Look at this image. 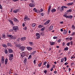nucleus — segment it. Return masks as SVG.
<instances>
[{
  "instance_id": "nucleus-1",
  "label": "nucleus",
  "mask_w": 75,
  "mask_h": 75,
  "mask_svg": "<svg viewBox=\"0 0 75 75\" xmlns=\"http://www.w3.org/2000/svg\"><path fill=\"white\" fill-rule=\"evenodd\" d=\"M13 30L15 31V32H17L18 30V27L17 26H15L12 27Z\"/></svg>"
},
{
  "instance_id": "nucleus-2",
  "label": "nucleus",
  "mask_w": 75,
  "mask_h": 75,
  "mask_svg": "<svg viewBox=\"0 0 75 75\" xmlns=\"http://www.w3.org/2000/svg\"><path fill=\"white\" fill-rule=\"evenodd\" d=\"M7 37L11 38V40H15V39H16V38L15 37H14L13 35H8Z\"/></svg>"
},
{
  "instance_id": "nucleus-3",
  "label": "nucleus",
  "mask_w": 75,
  "mask_h": 75,
  "mask_svg": "<svg viewBox=\"0 0 75 75\" xmlns=\"http://www.w3.org/2000/svg\"><path fill=\"white\" fill-rule=\"evenodd\" d=\"M4 59H5L4 57L2 56L1 57V63L2 64H3L4 63Z\"/></svg>"
},
{
  "instance_id": "nucleus-4",
  "label": "nucleus",
  "mask_w": 75,
  "mask_h": 75,
  "mask_svg": "<svg viewBox=\"0 0 75 75\" xmlns=\"http://www.w3.org/2000/svg\"><path fill=\"white\" fill-rule=\"evenodd\" d=\"M13 54H10L9 57V59L10 61H11L13 59Z\"/></svg>"
},
{
  "instance_id": "nucleus-5",
  "label": "nucleus",
  "mask_w": 75,
  "mask_h": 75,
  "mask_svg": "<svg viewBox=\"0 0 75 75\" xmlns=\"http://www.w3.org/2000/svg\"><path fill=\"white\" fill-rule=\"evenodd\" d=\"M19 11H20L19 9H16L13 11V12L14 13H17V12H18Z\"/></svg>"
},
{
  "instance_id": "nucleus-6",
  "label": "nucleus",
  "mask_w": 75,
  "mask_h": 75,
  "mask_svg": "<svg viewBox=\"0 0 75 75\" xmlns=\"http://www.w3.org/2000/svg\"><path fill=\"white\" fill-rule=\"evenodd\" d=\"M25 48V47L24 46H22L21 47H20L19 48V49L20 50H21L22 51H24V49Z\"/></svg>"
},
{
  "instance_id": "nucleus-7",
  "label": "nucleus",
  "mask_w": 75,
  "mask_h": 75,
  "mask_svg": "<svg viewBox=\"0 0 75 75\" xmlns=\"http://www.w3.org/2000/svg\"><path fill=\"white\" fill-rule=\"evenodd\" d=\"M50 20H48L44 23V24L45 25H47V24H48L50 23Z\"/></svg>"
},
{
  "instance_id": "nucleus-8",
  "label": "nucleus",
  "mask_w": 75,
  "mask_h": 75,
  "mask_svg": "<svg viewBox=\"0 0 75 75\" xmlns=\"http://www.w3.org/2000/svg\"><path fill=\"white\" fill-rule=\"evenodd\" d=\"M28 17L27 15L25 16L24 17V21H26L27 20V19H28Z\"/></svg>"
},
{
  "instance_id": "nucleus-9",
  "label": "nucleus",
  "mask_w": 75,
  "mask_h": 75,
  "mask_svg": "<svg viewBox=\"0 0 75 75\" xmlns=\"http://www.w3.org/2000/svg\"><path fill=\"white\" fill-rule=\"evenodd\" d=\"M27 50H28V51H31L33 50V48L31 47H26Z\"/></svg>"
},
{
  "instance_id": "nucleus-10",
  "label": "nucleus",
  "mask_w": 75,
  "mask_h": 75,
  "mask_svg": "<svg viewBox=\"0 0 75 75\" xmlns=\"http://www.w3.org/2000/svg\"><path fill=\"white\" fill-rule=\"evenodd\" d=\"M29 6L30 7H34L35 6L34 4L33 3H30L29 4Z\"/></svg>"
},
{
  "instance_id": "nucleus-11",
  "label": "nucleus",
  "mask_w": 75,
  "mask_h": 75,
  "mask_svg": "<svg viewBox=\"0 0 75 75\" xmlns=\"http://www.w3.org/2000/svg\"><path fill=\"white\" fill-rule=\"evenodd\" d=\"M8 52L9 53H12V52H13V50L11 49L10 48L8 49Z\"/></svg>"
},
{
  "instance_id": "nucleus-12",
  "label": "nucleus",
  "mask_w": 75,
  "mask_h": 75,
  "mask_svg": "<svg viewBox=\"0 0 75 75\" xmlns=\"http://www.w3.org/2000/svg\"><path fill=\"white\" fill-rule=\"evenodd\" d=\"M13 20L14 21V22L16 23H18L19 21L18 20V19H17L15 18H13Z\"/></svg>"
},
{
  "instance_id": "nucleus-13",
  "label": "nucleus",
  "mask_w": 75,
  "mask_h": 75,
  "mask_svg": "<svg viewBox=\"0 0 75 75\" xmlns=\"http://www.w3.org/2000/svg\"><path fill=\"white\" fill-rule=\"evenodd\" d=\"M25 53L24 52H23L22 53L21 55V57L22 58H24V57H25Z\"/></svg>"
},
{
  "instance_id": "nucleus-14",
  "label": "nucleus",
  "mask_w": 75,
  "mask_h": 75,
  "mask_svg": "<svg viewBox=\"0 0 75 75\" xmlns=\"http://www.w3.org/2000/svg\"><path fill=\"white\" fill-rule=\"evenodd\" d=\"M2 46L3 47H4V48H6L7 47V45L5 44H2Z\"/></svg>"
},
{
  "instance_id": "nucleus-15",
  "label": "nucleus",
  "mask_w": 75,
  "mask_h": 75,
  "mask_svg": "<svg viewBox=\"0 0 75 75\" xmlns=\"http://www.w3.org/2000/svg\"><path fill=\"white\" fill-rule=\"evenodd\" d=\"M72 11V10L71 9H70L68 10H67V13H71Z\"/></svg>"
},
{
  "instance_id": "nucleus-16",
  "label": "nucleus",
  "mask_w": 75,
  "mask_h": 75,
  "mask_svg": "<svg viewBox=\"0 0 75 75\" xmlns=\"http://www.w3.org/2000/svg\"><path fill=\"white\" fill-rule=\"evenodd\" d=\"M73 4V3L72 2H69L67 4V5L68 6H72Z\"/></svg>"
},
{
  "instance_id": "nucleus-17",
  "label": "nucleus",
  "mask_w": 75,
  "mask_h": 75,
  "mask_svg": "<svg viewBox=\"0 0 75 75\" xmlns=\"http://www.w3.org/2000/svg\"><path fill=\"white\" fill-rule=\"evenodd\" d=\"M60 11H64V8L63 6H62L60 8Z\"/></svg>"
},
{
  "instance_id": "nucleus-18",
  "label": "nucleus",
  "mask_w": 75,
  "mask_h": 75,
  "mask_svg": "<svg viewBox=\"0 0 75 75\" xmlns=\"http://www.w3.org/2000/svg\"><path fill=\"white\" fill-rule=\"evenodd\" d=\"M15 47H17V48H19V47H21V45L20 44H16Z\"/></svg>"
},
{
  "instance_id": "nucleus-19",
  "label": "nucleus",
  "mask_w": 75,
  "mask_h": 75,
  "mask_svg": "<svg viewBox=\"0 0 75 75\" xmlns=\"http://www.w3.org/2000/svg\"><path fill=\"white\" fill-rule=\"evenodd\" d=\"M52 28H53V26H51L49 28V31H51L52 30Z\"/></svg>"
},
{
  "instance_id": "nucleus-20",
  "label": "nucleus",
  "mask_w": 75,
  "mask_h": 75,
  "mask_svg": "<svg viewBox=\"0 0 75 75\" xmlns=\"http://www.w3.org/2000/svg\"><path fill=\"white\" fill-rule=\"evenodd\" d=\"M29 44L30 45V46H33V45H34V43H33V42H29Z\"/></svg>"
},
{
  "instance_id": "nucleus-21",
  "label": "nucleus",
  "mask_w": 75,
  "mask_h": 75,
  "mask_svg": "<svg viewBox=\"0 0 75 75\" xmlns=\"http://www.w3.org/2000/svg\"><path fill=\"white\" fill-rule=\"evenodd\" d=\"M50 44L51 45H54L55 44V42H50Z\"/></svg>"
},
{
  "instance_id": "nucleus-22",
  "label": "nucleus",
  "mask_w": 75,
  "mask_h": 75,
  "mask_svg": "<svg viewBox=\"0 0 75 75\" xmlns=\"http://www.w3.org/2000/svg\"><path fill=\"white\" fill-rule=\"evenodd\" d=\"M7 47H11L12 46V45H11V44L10 43H7Z\"/></svg>"
},
{
  "instance_id": "nucleus-23",
  "label": "nucleus",
  "mask_w": 75,
  "mask_h": 75,
  "mask_svg": "<svg viewBox=\"0 0 75 75\" xmlns=\"http://www.w3.org/2000/svg\"><path fill=\"white\" fill-rule=\"evenodd\" d=\"M56 11V9H55L54 8L53 9L51 10V11L52 13H54V12H55Z\"/></svg>"
},
{
  "instance_id": "nucleus-24",
  "label": "nucleus",
  "mask_w": 75,
  "mask_h": 75,
  "mask_svg": "<svg viewBox=\"0 0 75 75\" xmlns=\"http://www.w3.org/2000/svg\"><path fill=\"white\" fill-rule=\"evenodd\" d=\"M8 61V59H7L6 58L5 59V65H6L7 64V62Z\"/></svg>"
},
{
  "instance_id": "nucleus-25",
  "label": "nucleus",
  "mask_w": 75,
  "mask_h": 75,
  "mask_svg": "<svg viewBox=\"0 0 75 75\" xmlns=\"http://www.w3.org/2000/svg\"><path fill=\"white\" fill-rule=\"evenodd\" d=\"M21 40L22 41H24L25 40V37H24L21 38Z\"/></svg>"
},
{
  "instance_id": "nucleus-26",
  "label": "nucleus",
  "mask_w": 75,
  "mask_h": 75,
  "mask_svg": "<svg viewBox=\"0 0 75 75\" xmlns=\"http://www.w3.org/2000/svg\"><path fill=\"white\" fill-rule=\"evenodd\" d=\"M73 17V16L71 15L68 16V18H70V19H72V18Z\"/></svg>"
},
{
  "instance_id": "nucleus-27",
  "label": "nucleus",
  "mask_w": 75,
  "mask_h": 75,
  "mask_svg": "<svg viewBox=\"0 0 75 75\" xmlns=\"http://www.w3.org/2000/svg\"><path fill=\"white\" fill-rule=\"evenodd\" d=\"M35 52H36V51H33L32 53L30 54L31 55H34L35 54Z\"/></svg>"
},
{
  "instance_id": "nucleus-28",
  "label": "nucleus",
  "mask_w": 75,
  "mask_h": 75,
  "mask_svg": "<svg viewBox=\"0 0 75 75\" xmlns=\"http://www.w3.org/2000/svg\"><path fill=\"white\" fill-rule=\"evenodd\" d=\"M47 62L45 61L44 62V64H43V65H45V66L43 67V68H45V67L46 66V64H47Z\"/></svg>"
},
{
  "instance_id": "nucleus-29",
  "label": "nucleus",
  "mask_w": 75,
  "mask_h": 75,
  "mask_svg": "<svg viewBox=\"0 0 75 75\" xmlns=\"http://www.w3.org/2000/svg\"><path fill=\"white\" fill-rule=\"evenodd\" d=\"M67 33V31L66 30H64L63 31V34H66Z\"/></svg>"
},
{
  "instance_id": "nucleus-30",
  "label": "nucleus",
  "mask_w": 75,
  "mask_h": 75,
  "mask_svg": "<svg viewBox=\"0 0 75 75\" xmlns=\"http://www.w3.org/2000/svg\"><path fill=\"white\" fill-rule=\"evenodd\" d=\"M51 11V6H50L48 9V12H50Z\"/></svg>"
},
{
  "instance_id": "nucleus-31",
  "label": "nucleus",
  "mask_w": 75,
  "mask_h": 75,
  "mask_svg": "<svg viewBox=\"0 0 75 75\" xmlns=\"http://www.w3.org/2000/svg\"><path fill=\"white\" fill-rule=\"evenodd\" d=\"M8 21L9 22H10V24H12V23H13V21L11 20L10 19H9L8 20Z\"/></svg>"
},
{
  "instance_id": "nucleus-32",
  "label": "nucleus",
  "mask_w": 75,
  "mask_h": 75,
  "mask_svg": "<svg viewBox=\"0 0 75 75\" xmlns=\"http://www.w3.org/2000/svg\"><path fill=\"white\" fill-rule=\"evenodd\" d=\"M2 35V37H3V38H6V35H5V34H3Z\"/></svg>"
},
{
  "instance_id": "nucleus-33",
  "label": "nucleus",
  "mask_w": 75,
  "mask_h": 75,
  "mask_svg": "<svg viewBox=\"0 0 75 75\" xmlns=\"http://www.w3.org/2000/svg\"><path fill=\"white\" fill-rule=\"evenodd\" d=\"M64 51H68V47H66L64 48Z\"/></svg>"
},
{
  "instance_id": "nucleus-34",
  "label": "nucleus",
  "mask_w": 75,
  "mask_h": 75,
  "mask_svg": "<svg viewBox=\"0 0 75 75\" xmlns=\"http://www.w3.org/2000/svg\"><path fill=\"white\" fill-rule=\"evenodd\" d=\"M63 17H66V18H68V16H67L66 14L64 15Z\"/></svg>"
},
{
  "instance_id": "nucleus-35",
  "label": "nucleus",
  "mask_w": 75,
  "mask_h": 75,
  "mask_svg": "<svg viewBox=\"0 0 75 75\" xmlns=\"http://www.w3.org/2000/svg\"><path fill=\"white\" fill-rule=\"evenodd\" d=\"M41 65H42V63H40L38 64V67H41Z\"/></svg>"
},
{
  "instance_id": "nucleus-36",
  "label": "nucleus",
  "mask_w": 75,
  "mask_h": 75,
  "mask_svg": "<svg viewBox=\"0 0 75 75\" xmlns=\"http://www.w3.org/2000/svg\"><path fill=\"white\" fill-rule=\"evenodd\" d=\"M5 53L6 54H8V51L6 49L5 50Z\"/></svg>"
},
{
  "instance_id": "nucleus-37",
  "label": "nucleus",
  "mask_w": 75,
  "mask_h": 75,
  "mask_svg": "<svg viewBox=\"0 0 75 75\" xmlns=\"http://www.w3.org/2000/svg\"><path fill=\"white\" fill-rule=\"evenodd\" d=\"M43 27V26L42 25H40L38 27V28H42Z\"/></svg>"
},
{
  "instance_id": "nucleus-38",
  "label": "nucleus",
  "mask_w": 75,
  "mask_h": 75,
  "mask_svg": "<svg viewBox=\"0 0 75 75\" xmlns=\"http://www.w3.org/2000/svg\"><path fill=\"white\" fill-rule=\"evenodd\" d=\"M24 64H25V63H27V59L25 58V59L24 60Z\"/></svg>"
},
{
  "instance_id": "nucleus-39",
  "label": "nucleus",
  "mask_w": 75,
  "mask_h": 75,
  "mask_svg": "<svg viewBox=\"0 0 75 75\" xmlns=\"http://www.w3.org/2000/svg\"><path fill=\"white\" fill-rule=\"evenodd\" d=\"M45 27H44L43 28L41 29L40 31H44V30H45Z\"/></svg>"
},
{
  "instance_id": "nucleus-40",
  "label": "nucleus",
  "mask_w": 75,
  "mask_h": 75,
  "mask_svg": "<svg viewBox=\"0 0 75 75\" xmlns=\"http://www.w3.org/2000/svg\"><path fill=\"white\" fill-rule=\"evenodd\" d=\"M46 67L47 68H50V65L48 64L47 65Z\"/></svg>"
},
{
  "instance_id": "nucleus-41",
  "label": "nucleus",
  "mask_w": 75,
  "mask_h": 75,
  "mask_svg": "<svg viewBox=\"0 0 75 75\" xmlns=\"http://www.w3.org/2000/svg\"><path fill=\"white\" fill-rule=\"evenodd\" d=\"M36 39H37V40H38L40 38V36H36Z\"/></svg>"
},
{
  "instance_id": "nucleus-42",
  "label": "nucleus",
  "mask_w": 75,
  "mask_h": 75,
  "mask_svg": "<svg viewBox=\"0 0 75 75\" xmlns=\"http://www.w3.org/2000/svg\"><path fill=\"white\" fill-rule=\"evenodd\" d=\"M44 11V10L42 9V8H41L40 10L39 11V12L40 13H41V12H42V11Z\"/></svg>"
},
{
  "instance_id": "nucleus-43",
  "label": "nucleus",
  "mask_w": 75,
  "mask_h": 75,
  "mask_svg": "<svg viewBox=\"0 0 75 75\" xmlns=\"http://www.w3.org/2000/svg\"><path fill=\"white\" fill-rule=\"evenodd\" d=\"M74 64H75L74 62H73V63H71V66H74Z\"/></svg>"
},
{
  "instance_id": "nucleus-44",
  "label": "nucleus",
  "mask_w": 75,
  "mask_h": 75,
  "mask_svg": "<svg viewBox=\"0 0 75 75\" xmlns=\"http://www.w3.org/2000/svg\"><path fill=\"white\" fill-rule=\"evenodd\" d=\"M40 35V34L39 33H37L36 35V36H39Z\"/></svg>"
},
{
  "instance_id": "nucleus-45",
  "label": "nucleus",
  "mask_w": 75,
  "mask_h": 75,
  "mask_svg": "<svg viewBox=\"0 0 75 75\" xmlns=\"http://www.w3.org/2000/svg\"><path fill=\"white\" fill-rule=\"evenodd\" d=\"M53 39H57L58 38V37L56 36H54L53 38Z\"/></svg>"
},
{
  "instance_id": "nucleus-46",
  "label": "nucleus",
  "mask_w": 75,
  "mask_h": 75,
  "mask_svg": "<svg viewBox=\"0 0 75 75\" xmlns=\"http://www.w3.org/2000/svg\"><path fill=\"white\" fill-rule=\"evenodd\" d=\"M36 25V24L35 23L33 24L32 25V27H35V25Z\"/></svg>"
},
{
  "instance_id": "nucleus-47",
  "label": "nucleus",
  "mask_w": 75,
  "mask_h": 75,
  "mask_svg": "<svg viewBox=\"0 0 75 75\" xmlns=\"http://www.w3.org/2000/svg\"><path fill=\"white\" fill-rule=\"evenodd\" d=\"M69 40H70V41H71L72 40V37H70V38H69Z\"/></svg>"
},
{
  "instance_id": "nucleus-48",
  "label": "nucleus",
  "mask_w": 75,
  "mask_h": 75,
  "mask_svg": "<svg viewBox=\"0 0 75 75\" xmlns=\"http://www.w3.org/2000/svg\"><path fill=\"white\" fill-rule=\"evenodd\" d=\"M70 45V42H69V43H67V46H69Z\"/></svg>"
},
{
  "instance_id": "nucleus-49",
  "label": "nucleus",
  "mask_w": 75,
  "mask_h": 75,
  "mask_svg": "<svg viewBox=\"0 0 75 75\" xmlns=\"http://www.w3.org/2000/svg\"><path fill=\"white\" fill-rule=\"evenodd\" d=\"M31 56H32V55H29V57L28 58V59H31Z\"/></svg>"
},
{
  "instance_id": "nucleus-50",
  "label": "nucleus",
  "mask_w": 75,
  "mask_h": 75,
  "mask_svg": "<svg viewBox=\"0 0 75 75\" xmlns=\"http://www.w3.org/2000/svg\"><path fill=\"white\" fill-rule=\"evenodd\" d=\"M43 72L45 73V74H47V71L45 70Z\"/></svg>"
},
{
  "instance_id": "nucleus-51",
  "label": "nucleus",
  "mask_w": 75,
  "mask_h": 75,
  "mask_svg": "<svg viewBox=\"0 0 75 75\" xmlns=\"http://www.w3.org/2000/svg\"><path fill=\"white\" fill-rule=\"evenodd\" d=\"M64 58L62 59H61V62H64Z\"/></svg>"
},
{
  "instance_id": "nucleus-52",
  "label": "nucleus",
  "mask_w": 75,
  "mask_h": 75,
  "mask_svg": "<svg viewBox=\"0 0 75 75\" xmlns=\"http://www.w3.org/2000/svg\"><path fill=\"white\" fill-rule=\"evenodd\" d=\"M0 8L1 10H2V9H3V8H2V6H1V4H0Z\"/></svg>"
},
{
  "instance_id": "nucleus-53",
  "label": "nucleus",
  "mask_w": 75,
  "mask_h": 75,
  "mask_svg": "<svg viewBox=\"0 0 75 75\" xmlns=\"http://www.w3.org/2000/svg\"><path fill=\"white\" fill-rule=\"evenodd\" d=\"M41 35H44V32H42L41 33Z\"/></svg>"
},
{
  "instance_id": "nucleus-54",
  "label": "nucleus",
  "mask_w": 75,
  "mask_h": 75,
  "mask_svg": "<svg viewBox=\"0 0 75 75\" xmlns=\"http://www.w3.org/2000/svg\"><path fill=\"white\" fill-rule=\"evenodd\" d=\"M19 0H13V1L14 2H16V1H18Z\"/></svg>"
},
{
  "instance_id": "nucleus-55",
  "label": "nucleus",
  "mask_w": 75,
  "mask_h": 75,
  "mask_svg": "<svg viewBox=\"0 0 75 75\" xmlns=\"http://www.w3.org/2000/svg\"><path fill=\"white\" fill-rule=\"evenodd\" d=\"M64 58L65 59L64 60V62H66V61H67V57H64Z\"/></svg>"
},
{
  "instance_id": "nucleus-56",
  "label": "nucleus",
  "mask_w": 75,
  "mask_h": 75,
  "mask_svg": "<svg viewBox=\"0 0 75 75\" xmlns=\"http://www.w3.org/2000/svg\"><path fill=\"white\" fill-rule=\"evenodd\" d=\"M61 41V39H59L58 41V42H60Z\"/></svg>"
},
{
  "instance_id": "nucleus-57",
  "label": "nucleus",
  "mask_w": 75,
  "mask_h": 75,
  "mask_svg": "<svg viewBox=\"0 0 75 75\" xmlns=\"http://www.w3.org/2000/svg\"><path fill=\"white\" fill-rule=\"evenodd\" d=\"M63 8H67L68 7L67 6H63Z\"/></svg>"
},
{
  "instance_id": "nucleus-58",
  "label": "nucleus",
  "mask_w": 75,
  "mask_h": 75,
  "mask_svg": "<svg viewBox=\"0 0 75 75\" xmlns=\"http://www.w3.org/2000/svg\"><path fill=\"white\" fill-rule=\"evenodd\" d=\"M71 45H73V42L72 41H71L70 42Z\"/></svg>"
},
{
  "instance_id": "nucleus-59",
  "label": "nucleus",
  "mask_w": 75,
  "mask_h": 75,
  "mask_svg": "<svg viewBox=\"0 0 75 75\" xmlns=\"http://www.w3.org/2000/svg\"><path fill=\"white\" fill-rule=\"evenodd\" d=\"M68 63L67 62H66L65 64H64V65H68Z\"/></svg>"
},
{
  "instance_id": "nucleus-60",
  "label": "nucleus",
  "mask_w": 75,
  "mask_h": 75,
  "mask_svg": "<svg viewBox=\"0 0 75 75\" xmlns=\"http://www.w3.org/2000/svg\"><path fill=\"white\" fill-rule=\"evenodd\" d=\"M40 14L42 16H44V13H41Z\"/></svg>"
},
{
  "instance_id": "nucleus-61",
  "label": "nucleus",
  "mask_w": 75,
  "mask_h": 75,
  "mask_svg": "<svg viewBox=\"0 0 75 75\" xmlns=\"http://www.w3.org/2000/svg\"><path fill=\"white\" fill-rule=\"evenodd\" d=\"M75 32H73L71 35H75Z\"/></svg>"
},
{
  "instance_id": "nucleus-62",
  "label": "nucleus",
  "mask_w": 75,
  "mask_h": 75,
  "mask_svg": "<svg viewBox=\"0 0 75 75\" xmlns=\"http://www.w3.org/2000/svg\"><path fill=\"white\" fill-rule=\"evenodd\" d=\"M24 29L25 30H27V27H25L24 28Z\"/></svg>"
},
{
  "instance_id": "nucleus-63",
  "label": "nucleus",
  "mask_w": 75,
  "mask_h": 75,
  "mask_svg": "<svg viewBox=\"0 0 75 75\" xmlns=\"http://www.w3.org/2000/svg\"><path fill=\"white\" fill-rule=\"evenodd\" d=\"M11 74V70H10V71H9V74Z\"/></svg>"
},
{
  "instance_id": "nucleus-64",
  "label": "nucleus",
  "mask_w": 75,
  "mask_h": 75,
  "mask_svg": "<svg viewBox=\"0 0 75 75\" xmlns=\"http://www.w3.org/2000/svg\"><path fill=\"white\" fill-rule=\"evenodd\" d=\"M60 7H58V8H57V10H60Z\"/></svg>"
}]
</instances>
